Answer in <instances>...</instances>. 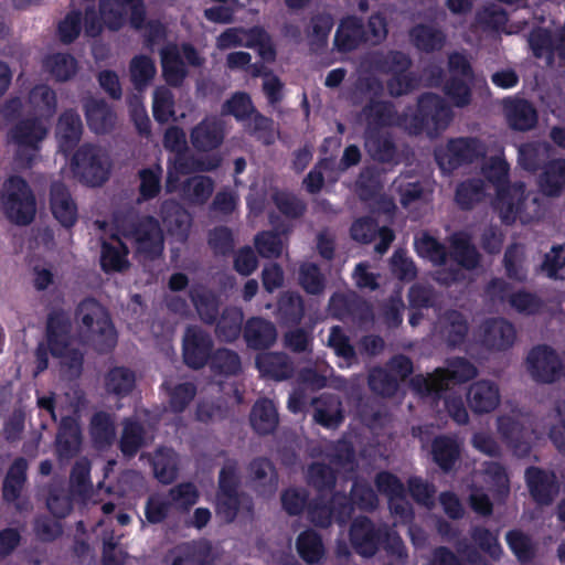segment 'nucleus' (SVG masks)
Returning a JSON list of instances; mask_svg holds the SVG:
<instances>
[{
  "mask_svg": "<svg viewBox=\"0 0 565 565\" xmlns=\"http://www.w3.org/2000/svg\"><path fill=\"white\" fill-rule=\"evenodd\" d=\"M509 172V163L500 156L491 157L482 168L484 178L495 188L494 207L499 211L502 223L512 225L518 218L525 223L523 212L526 201V186L521 181L511 184Z\"/></svg>",
  "mask_w": 565,
  "mask_h": 565,
  "instance_id": "nucleus-1",
  "label": "nucleus"
},
{
  "mask_svg": "<svg viewBox=\"0 0 565 565\" xmlns=\"http://www.w3.org/2000/svg\"><path fill=\"white\" fill-rule=\"evenodd\" d=\"M75 319L95 353L113 352L118 340L117 331L108 311L95 298H84L76 306Z\"/></svg>",
  "mask_w": 565,
  "mask_h": 565,
  "instance_id": "nucleus-2",
  "label": "nucleus"
},
{
  "mask_svg": "<svg viewBox=\"0 0 565 565\" xmlns=\"http://www.w3.org/2000/svg\"><path fill=\"white\" fill-rule=\"evenodd\" d=\"M452 117V110L445 99L428 92L418 96L416 110L406 119V126L414 136L426 134L437 137L448 128Z\"/></svg>",
  "mask_w": 565,
  "mask_h": 565,
  "instance_id": "nucleus-3",
  "label": "nucleus"
},
{
  "mask_svg": "<svg viewBox=\"0 0 565 565\" xmlns=\"http://www.w3.org/2000/svg\"><path fill=\"white\" fill-rule=\"evenodd\" d=\"M115 224L124 237L134 241L137 253L145 258L154 260L162 255L163 233L156 217L151 215L137 220L117 217Z\"/></svg>",
  "mask_w": 565,
  "mask_h": 565,
  "instance_id": "nucleus-4",
  "label": "nucleus"
},
{
  "mask_svg": "<svg viewBox=\"0 0 565 565\" xmlns=\"http://www.w3.org/2000/svg\"><path fill=\"white\" fill-rule=\"evenodd\" d=\"M49 132L38 116L18 120L9 130V139L15 146L14 159L23 168H32Z\"/></svg>",
  "mask_w": 565,
  "mask_h": 565,
  "instance_id": "nucleus-5",
  "label": "nucleus"
},
{
  "mask_svg": "<svg viewBox=\"0 0 565 565\" xmlns=\"http://www.w3.org/2000/svg\"><path fill=\"white\" fill-rule=\"evenodd\" d=\"M1 207L4 216L12 224L26 226L34 221L36 201L24 178L11 175L6 181L1 196Z\"/></svg>",
  "mask_w": 565,
  "mask_h": 565,
  "instance_id": "nucleus-6",
  "label": "nucleus"
},
{
  "mask_svg": "<svg viewBox=\"0 0 565 565\" xmlns=\"http://www.w3.org/2000/svg\"><path fill=\"white\" fill-rule=\"evenodd\" d=\"M221 113L224 116H233L237 121H246L247 119H252L250 122L246 126L247 132L263 141L265 145H270L274 142L273 119L264 116L255 108L253 100L247 93H234L222 105Z\"/></svg>",
  "mask_w": 565,
  "mask_h": 565,
  "instance_id": "nucleus-7",
  "label": "nucleus"
},
{
  "mask_svg": "<svg viewBox=\"0 0 565 565\" xmlns=\"http://www.w3.org/2000/svg\"><path fill=\"white\" fill-rule=\"evenodd\" d=\"M449 76L443 85V92L448 100L458 108H465L471 104L475 71L467 56L454 52L448 56Z\"/></svg>",
  "mask_w": 565,
  "mask_h": 565,
  "instance_id": "nucleus-8",
  "label": "nucleus"
},
{
  "mask_svg": "<svg viewBox=\"0 0 565 565\" xmlns=\"http://www.w3.org/2000/svg\"><path fill=\"white\" fill-rule=\"evenodd\" d=\"M71 166L78 180L89 186H100L109 178V166L100 148L92 143L78 147L72 157Z\"/></svg>",
  "mask_w": 565,
  "mask_h": 565,
  "instance_id": "nucleus-9",
  "label": "nucleus"
},
{
  "mask_svg": "<svg viewBox=\"0 0 565 565\" xmlns=\"http://www.w3.org/2000/svg\"><path fill=\"white\" fill-rule=\"evenodd\" d=\"M484 156V146L476 137L452 138L444 149L435 151V160L444 172H452L462 166L473 163Z\"/></svg>",
  "mask_w": 565,
  "mask_h": 565,
  "instance_id": "nucleus-10",
  "label": "nucleus"
},
{
  "mask_svg": "<svg viewBox=\"0 0 565 565\" xmlns=\"http://www.w3.org/2000/svg\"><path fill=\"white\" fill-rule=\"evenodd\" d=\"M476 375V369L465 359L459 358L450 370H438L427 376L416 375L411 380L412 387L418 394H433L452 390L461 382Z\"/></svg>",
  "mask_w": 565,
  "mask_h": 565,
  "instance_id": "nucleus-11",
  "label": "nucleus"
},
{
  "mask_svg": "<svg viewBox=\"0 0 565 565\" xmlns=\"http://www.w3.org/2000/svg\"><path fill=\"white\" fill-rule=\"evenodd\" d=\"M328 311L333 319L359 326L373 318L371 305L353 290L333 292L328 302Z\"/></svg>",
  "mask_w": 565,
  "mask_h": 565,
  "instance_id": "nucleus-12",
  "label": "nucleus"
},
{
  "mask_svg": "<svg viewBox=\"0 0 565 565\" xmlns=\"http://www.w3.org/2000/svg\"><path fill=\"white\" fill-rule=\"evenodd\" d=\"M45 341L47 349L40 344L34 353H81L76 349L67 350L72 341V320L63 308H54L47 313Z\"/></svg>",
  "mask_w": 565,
  "mask_h": 565,
  "instance_id": "nucleus-13",
  "label": "nucleus"
},
{
  "mask_svg": "<svg viewBox=\"0 0 565 565\" xmlns=\"http://www.w3.org/2000/svg\"><path fill=\"white\" fill-rule=\"evenodd\" d=\"M199 499V493L195 487L191 483H183L170 490L166 495H153L149 499L146 509L147 519L157 523L162 521L171 509L186 510L195 504Z\"/></svg>",
  "mask_w": 565,
  "mask_h": 565,
  "instance_id": "nucleus-14",
  "label": "nucleus"
},
{
  "mask_svg": "<svg viewBox=\"0 0 565 565\" xmlns=\"http://www.w3.org/2000/svg\"><path fill=\"white\" fill-rule=\"evenodd\" d=\"M502 105L507 124L511 130L526 132L536 127L539 114L530 100L518 96L508 97L503 99Z\"/></svg>",
  "mask_w": 565,
  "mask_h": 565,
  "instance_id": "nucleus-15",
  "label": "nucleus"
},
{
  "mask_svg": "<svg viewBox=\"0 0 565 565\" xmlns=\"http://www.w3.org/2000/svg\"><path fill=\"white\" fill-rule=\"evenodd\" d=\"M50 209L54 218L65 228L73 227L78 218L77 204L62 181L50 185Z\"/></svg>",
  "mask_w": 565,
  "mask_h": 565,
  "instance_id": "nucleus-16",
  "label": "nucleus"
},
{
  "mask_svg": "<svg viewBox=\"0 0 565 565\" xmlns=\"http://www.w3.org/2000/svg\"><path fill=\"white\" fill-rule=\"evenodd\" d=\"M412 372V363L407 355H394L391 362V373L385 370H374L370 374L372 390L382 395H391L397 387V380H404Z\"/></svg>",
  "mask_w": 565,
  "mask_h": 565,
  "instance_id": "nucleus-17",
  "label": "nucleus"
},
{
  "mask_svg": "<svg viewBox=\"0 0 565 565\" xmlns=\"http://www.w3.org/2000/svg\"><path fill=\"white\" fill-rule=\"evenodd\" d=\"M242 334L247 348L255 351L269 350L274 347L278 337L275 323L263 317L247 319Z\"/></svg>",
  "mask_w": 565,
  "mask_h": 565,
  "instance_id": "nucleus-18",
  "label": "nucleus"
},
{
  "mask_svg": "<svg viewBox=\"0 0 565 565\" xmlns=\"http://www.w3.org/2000/svg\"><path fill=\"white\" fill-rule=\"evenodd\" d=\"M481 342L490 350H509L516 339L514 326L504 318L486 320L481 326Z\"/></svg>",
  "mask_w": 565,
  "mask_h": 565,
  "instance_id": "nucleus-19",
  "label": "nucleus"
},
{
  "mask_svg": "<svg viewBox=\"0 0 565 565\" xmlns=\"http://www.w3.org/2000/svg\"><path fill=\"white\" fill-rule=\"evenodd\" d=\"M224 140V128L215 117H205L190 132V141L199 152H207L218 148Z\"/></svg>",
  "mask_w": 565,
  "mask_h": 565,
  "instance_id": "nucleus-20",
  "label": "nucleus"
},
{
  "mask_svg": "<svg viewBox=\"0 0 565 565\" xmlns=\"http://www.w3.org/2000/svg\"><path fill=\"white\" fill-rule=\"evenodd\" d=\"M369 42L367 32L361 18H343L334 35V46L340 52H352L362 43Z\"/></svg>",
  "mask_w": 565,
  "mask_h": 565,
  "instance_id": "nucleus-21",
  "label": "nucleus"
},
{
  "mask_svg": "<svg viewBox=\"0 0 565 565\" xmlns=\"http://www.w3.org/2000/svg\"><path fill=\"white\" fill-rule=\"evenodd\" d=\"M235 469L232 466L225 467L220 473V493L217 497L216 512L225 521L235 518L239 499L234 489Z\"/></svg>",
  "mask_w": 565,
  "mask_h": 565,
  "instance_id": "nucleus-22",
  "label": "nucleus"
},
{
  "mask_svg": "<svg viewBox=\"0 0 565 565\" xmlns=\"http://www.w3.org/2000/svg\"><path fill=\"white\" fill-rule=\"evenodd\" d=\"M111 239L113 242H102L100 268L106 274L122 273L130 266L129 248L120 237L113 235Z\"/></svg>",
  "mask_w": 565,
  "mask_h": 565,
  "instance_id": "nucleus-23",
  "label": "nucleus"
},
{
  "mask_svg": "<svg viewBox=\"0 0 565 565\" xmlns=\"http://www.w3.org/2000/svg\"><path fill=\"white\" fill-rule=\"evenodd\" d=\"M84 110L87 126L93 132L107 134L114 129L117 116L104 99L86 100Z\"/></svg>",
  "mask_w": 565,
  "mask_h": 565,
  "instance_id": "nucleus-24",
  "label": "nucleus"
},
{
  "mask_svg": "<svg viewBox=\"0 0 565 565\" xmlns=\"http://www.w3.org/2000/svg\"><path fill=\"white\" fill-rule=\"evenodd\" d=\"M162 76L172 87H179L188 76L185 63L180 55L177 44L170 43L160 51Z\"/></svg>",
  "mask_w": 565,
  "mask_h": 565,
  "instance_id": "nucleus-25",
  "label": "nucleus"
},
{
  "mask_svg": "<svg viewBox=\"0 0 565 565\" xmlns=\"http://www.w3.org/2000/svg\"><path fill=\"white\" fill-rule=\"evenodd\" d=\"M449 242L450 252L448 255L460 267L467 270H473L479 266L481 256L467 233L456 232L450 236Z\"/></svg>",
  "mask_w": 565,
  "mask_h": 565,
  "instance_id": "nucleus-26",
  "label": "nucleus"
},
{
  "mask_svg": "<svg viewBox=\"0 0 565 565\" xmlns=\"http://www.w3.org/2000/svg\"><path fill=\"white\" fill-rule=\"evenodd\" d=\"M537 183L545 196H559L565 191V158L547 161L539 175Z\"/></svg>",
  "mask_w": 565,
  "mask_h": 565,
  "instance_id": "nucleus-27",
  "label": "nucleus"
},
{
  "mask_svg": "<svg viewBox=\"0 0 565 565\" xmlns=\"http://www.w3.org/2000/svg\"><path fill=\"white\" fill-rule=\"evenodd\" d=\"M83 122L81 116L74 109H66L58 118L56 136L64 151L74 149L81 140Z\"/></svg>",
  "mask_w": 565,
  "mask_h": 565,
  "instance_id": "nucleus-28",
  "label": "nucleus"
},
{
  "mask_svg": "<svg viewBox=\"0 0 565 565\" xmlns=\"http://www.w3.org/2000/svg\"><path fill=\"white\" fill-rule=\"evenodd\" d=\"M409 39L413 45L420 52L433 53L444 47L445 33L429 24L418 23L409 30Z\"/></svg>",
  "mask_w": 565,
  "mask_h": 565,
  "instance_id": "nucleus-29",
  "label": "nucleus"
},
{
  "mask_svg": "<svg viewBox=\"0 0 565 565\" xmlns=\"http://www.w3.org/2000/svg\"><path fill=\"white\" fill-rule=\"evenodd\" d=\"M551 146L545 141L522 143L518 150V163L523 170L535 173L547 162Z\"/></svg>",
  "mask_w": 565,
  "mask_h": 565,
  "instance_id": "nucleus-30",
  "label": "nucleus"
},
{
  "mask_svg": "<svg viewBox=\"0 0 565 565\" xmlns=\"http://www.w3.org/2000/svg\"><path fill=\"white\" fill-rule=\"evenodd\" d=\"M525 477L531 494L539 503L551 502L557 493L554 475L531 468L526 470Z\"/></svg>",
  "mask_w": 565,
  "mask_h": 565,
  "instance_id": "nucleus-31",
  "label": "nucleus"
},
{
  "mask_svg": "<svg viewBox=\"0 0 565 565\" xmlns=\"http://www.w3.org/2000/svg\"><path fill=\"white\" fill-rule=\"evenodd\" d=\"M211 334L199 326H189L183 334L182 353H235L227 348L213 351Z\"/></svg>",
  "mask_w": 565,
  "mask_h": 565,
  "instance_id": "nucleus-32",
  "label": "nucleus"
},
{
  "mask_svg": "<svg viewBox=\"0 0 565 565\" xmlns=\"http://www.w3.org/2000/svg\"><path fill=\"white\" fill-rule=\"evenodd\" d=\"M376 484L379 490L388 497L391 511L406 521L409 510L403 499L404 489L402 483L393 475L383 472L377 476Z\"/></svg>",
  "mask_w": 565,
  "mask_h": 565,
  "instance_id": "nucleus-33",
  "label": "nucleus"
},
{
  "mask_svg": "<svg viewBox=\"0 0 565 565\" xmlns=\"http://www.w3.org/2000/svg\"><path fill=\"white\" fill-rule=\"evenodd\" d=\"M371 65L376 72L392 76L408 71L412 66V58L402 51L391 50L374 53L371 57Z\"/></svg>",
  "mask_w": 565,
  "mask_h": 565,
  "instance_id": "nucleus-34",
  "label": "nucleus"
},
{
  "mask_svg": "<svg viewBox=\"0 0 565 565\" xmlns=\"http://www.w3.org/2000/svg\"><path fill=\"white\" fill-rule=\"evenodd\" d=\"M277 313L286 326H298L305 316V300L297 291H285L277 301Z\"/></svg>",
  "mask_w": 565,
  "mask_h": 565,
  "instance_id": "nucleus-35",
  "label": "nucleus"
},
{
  "mask_svg": "<svg viewBox=\"0 0 565 565\" xmlns=\"http://www.w3.org/2000/svg\"><path fill=\"white\" fill-rule=\"evenodd\" d=\"M212 562V546L198 542L178 547L171 555V565H209Z\"/></svg>",
  "mask_w": 565,
  "mask_h": 565,
  "instance_id": "nucleus-36",
  "label": "nucleus"
},
{
  "mask_svg": "<svg viewBox=\"0 0 565 565\" xmlns=\"http://www.w3.org/2000/svg\"><path fill=\"white\" fill-rule=\"evenodd\" d=\"M365 148L370 156L379 162L390 163L397 154V148L390 134L369 131L365 137Z\"/></svg>",
  "mask_w": 565,
  "mask_h": 565,
  "instance_id": "nucleus-37",
  "label": "nucleus"
},
{
  "mask_svg": "<svg viewBox=\"0 0 565 565\" xmlns=\"http://www.w3.org/2000/svg\"><path fill=\"white\" fill-rule=\"evenodd\" d=\"M298 285L311 296H321L327 289V277L320 266L312 262H303L298 268Z\"/></svg>",
  "mask_w": 565,
  "mask_h": 565,
  "instance_id": "nucleus-38",
  "label": "nucleus"
},
{
  "mask_svg": "<svg viewBox=\"0 0 565 565\" xmlns=\"http://www.w3.org/2000/svg\"><path fill=\"white\" fill-rule=\"evenodd\" d=\"M529 371L534 380L553 382L561 377V360L558 355H529Z\"/></svg>",
  "mask_w": 565,
  "mask_h": 565,
  "instance_id": "nucleus-39",
  "label": "nucleus"
},
{
  "mask_svg": "<svg viewBox=\"0 0 565 565\" xmlns=\"http://www.w3.org/2000/svg\"><path fill=\"white\" fill-rule=\"evenodd\" d=\"M468 403L475 412H490L499 403V392L490 382H477L469 390Z\"/></svg>",
  "mask_w": 565,
  "mask_h": 565,
  "instance_id": "nucleus-40",
  "label": "nucleus"
},
{
  "mask_svg": "<svg viewBox=\"0 0 565 565\" xmlns=\"http://www.w3.org/2000/svg\"><path fill=\"white\" fill-rule=\"evenodd\" d=\"M352 507L349 504L347 498L341 494H335L332 498L331 507H316L311 510L312 521L320 526H327L331 523L332 518L339 522L344 520L351 514Z\"/></svg>",
  "mask_w": 565,
  "mask_h": 565,
  "instance_id": "nucleus-41",
  "label": "nucleus"
},
{
  "mask_svg": "<svg viewBox=\"0 0 565 565\" xmlns=\"http://www.w3.org/2000/svg\"><path fill=\"white\" fill-rule=\"evenodd\" d=\"M351 541L359 554L371 556L379 545L372 524L366 519H358L351 527Z\"/></svg>",
  "mask_w": 565,
  "mask_h": 565,
  "instance_id": "nucleus-42",
  "label": "nucleus"
},
{
  "mask_svg": "<svg viewBox=\"0 0 565 565\" xmlns=\"http://www.w3.org/2000/svg\"><path fill=\"white\" fill-rule=\"evenodd\" d=\"M56 444L61 457H70L78 451L81 433L76 418L70 416L63 417Z\"/></svg>",
  "mask_w": 565,
  "mask_h": 565,
  "instance_id": "nucleus-43",
  "label": "nucleus"
},
{
  "mask_svg": "<svg viewBox=\"0 0 565 565\" xmlns=\"http://www.w3.org/2000/svg\"><path fill=\"white\" fill-rule=\"evenodd\" d=\"M190 298L201 321L214 324L220 316L218 297L211 290H191Z\"/></svg>",
  "mask_w": 565,
  "mask_h": 565,
  "instance_id": "nucleus-44",
  "label": "nucleus"
},
{
  "mask_svg": "<svg viewBox=\"0 0 565 565\" xmlns=\"http://www.w3.org/2000/svg\"><path fill=\"white\" fill-rule=\"evenodd\" d=\"M217 335L227 342H233L243 333V312L236 307H226L216 320Z\"/></svg>",
  "mask_w": 565,
  "mask_h": 565,
  "instance_id": "nucleus-45",
  "label": "nucleus"
},
{
  "mask_svg": "<svg viewBox=\"0 0 565 565\" xmlns=\"http://www.w3.org/2000/svg\"><path fill=\"white\" fill-rule=\"evenodd\" d=\"M163 146L167 150L177 154V170L183 174L189 173L188 160L184 157L188 150L186 136L179 126L169 127L163 136Z\"/></svg>",
  "mask_w": 565,
  "mask_h": 565,
  "instance_id": "nucleus-46",
  "label": "nucleus"
},
{
  "mask_svg": "<svg viewBox=\"0 0 565 565\" xmlns=\"http://www.w3.org/2000/svg\"><path fill=\"white\" fill-rule=\"evenodd\" d=\"M214 191V181L207 175H194L184 181L183 196L192 204L203 205Z\"/></svg>",
  "mask_w": 565,
  "mask_h": 565,
  "instance_id": "nucleus-47",
  "label": "nucleus"
},
{
  "mask_svg": "<svg viewBox=\"0 0 565 565\" xmlns=\"http://www.w3.org/2000/svg\"><path fill=\"white\" fill-rule=\"evenodd\" d=\"M157 68L153 60L148 55H136L129 63L130 81L135 89L143 90L153 79Z\"/></svg>",
  "mask_w": 565,
  "mask_h": 565,
  "instance_id": "nucleus-48",
  "label": "nucleus"
},
{
  "mask_svg": "<svg viewBox=\"0 0 565 565\" xmlns=\"http://www.w3.org/2000/svg\"><path fill=\"white\" fill-rule=\"evenodd\" d=\"M508 21L507 11L494 3L482 7L475 15V25L484 32H499Z\"/></svg>",
  "mask_w": 565,
  "mask_h": 565,
  "instance_id": "nucleus-49",
  "label": "nucleus"
},
{
  "mask_svg": "<svg viewBox=\"0 0 565 565\" xmlns=\"http://www.w3.org/2000/svg\"><path fill=\"white\" fill-rule=\"evenodd\" d=\"M484 196V183L479 178H471L460 182L455 192L457 205L465 211L471 210Z\"/></svg>",
  "mask_w": 565,
  "mask_h": 565,
  "instance_id": "nucleus-50",
  "label": "nucleus"
},
{
  "mask_svg": "<svg viewBox=\"0 0 565 565\" xmlns=\"http://www.w3.org/2000/svg\"><path fill=\"white\" fill-rule=\"evenodd\" d=\"M276 209L288 220H299L307 212V203L292 192L278 190L271 194Z\"/></svg>",
  "mask_w": 565,
  "mask_h": 565,
  "instance_id": "nucleus-51",
  "label": "nucleus"
},
{
  "mask_svg": "<svg viewBox=\"0 0 565 565\" xmlns=\"http://www.w3.org/2000/svg\"><path fill=\"white\" fill-rule=\"evenodd\" d=\"M138 178L140 180L138 203L153 200L160 194L162 169L159 164L140 169Z\"/></svg>",
  "mask_w": 565,
  "mask_h": 565,
  "instance_id": "nucleus-52",
  "label": "nucleus"
},
{
  "mask_svg": "<svg viewBox=\"0 0 565 565\" xmlns=\"http://www.w3.org/2000/svg\"><path fill=\"white\" fill-rule=\"evenodd\" d=\"M31 107L41 116L52 117L57 107L55 92L46 84L35 85L28 97Z\"/></svg>",
  "mask_w": 565,
  "mask_h": 565,
  "instance_id": "nucleus-53",
  "label": "nucleus"
},
{
  "mask_svg": "<svg viewBox=\"0 0 565 565\" xmlns=\"http://www.w3.org/2000/svg\"><path fill=\"white\" fill-rule=\"evenodd\" d=\"M250 423L259 434L273 431L278 423L276 407L273 402L268 399L257 402L252 411Z\"/></svg>",
  "mask_w": 565,
  "mask_h": 565,
  "instance_id": "nucleus-54",
  "label": "nucleus"
},
{
  "mask_svg": "<svg viewBox=\"0 0 565 565\" xmlns=\"http://www.w3.org/2000/svg\"><path fill=\"white\" fill-rule=\"evenodd\" d=\"M44 66L56 81L65 82L76 74L77 61L68 53H55L45 58Z\"/></svg>",
  "mask_w": 565,
  "mask_h": 565,
  "instance_id": "nucleus-55",
  "label": "nucleus"
},
{
  "mask_svg": "<svg viewBox=\"0 0 565 565\" xmlns=\"http://www.w3.org/2000/svg\"><path fill=\"white\" fill-rule=\"evenodd\" d=\"M162 221L168 232L172 235L185 239L190 227L189 214L179 205H163Z\"/></svg>",
  "mask_w": 565,
  "mask_h": 565,
  "instance_id": "nucleus-56",
  "label": "nucleus"
},
{
  "mask_svg": "<svg viewBox=\"0 0 565 565\" xmlns=\"http://www.w3.org/2000/svg\"><path fill=\"white\" fill-rule=\"evenodd\" d=\"M415 249L420 257L429 259L435 265L441 266L447 262L446 246L427 233L415 241Z\"/></svg>",
  "mask_w": 565,
  "mask_h": 565,
  "instance_id": "nucleus-57",
  "label": "nucleus"
},
{
  "mask_svg": "<svg viewBox=\"0 0 565 565\" xmlns=\"http://www.w3.org/2000/svg\"><path fill=\"white\" fill-rule=\"evenodd\" d=\"M152 115L159 124L168 122L174 116V95L166 86L153 90Z\"/></svg>",
  "mask_w": 565,
  "mask_h": 565,
  "instance_id": "nucleus-58",
  "label": "nucleus"
},
{
  "mask_svg": "<svg viewBox=\"0 0 565 565\" xmlns=\"http://www.w3.org/2000/svg\"><path fill=\"white\" fill-rule=\"evenodd\" d=\"M448 324L446 326V341L447 345L450 349H456L457 347L463 344L466 342L469 326L465 316L459 311H450L447 316Z\"/></svg>",
  "mask_w": 565,
  "mask_h": 565,
  "instance_id": "nucleus-59",
  "label": "nucleus"
},
{
  "mask_svg": "<svg viewBox=\"0 0 565 565\" xmlns=\"http://www.w3.org/2000/svg\"><path fill=\"white\" fill-rule=\"evenodd\" d=\"M364 113L367 119L379 126L386 127L394 122L396 109L392 102L388 100H371L365 107Z\"/></svg>",
  "mask_w": 565,
  "mask_h": 565,
  "instance_id": "nucleus-60",
  "label": "nucleus"
},
{
  "mask_svg": "<svg viewBox=\"0 0 565 565\" xmlns=\"http://www.w3.org/2000/svg\"><path fill=\"white\" fill-rule=\"evenodd\" d=\"M256 365L263 375L276 380L288 377L291 370L286 361V355H258Z\"/></svg>",
  "mask_w": 565,
  "mask_h": 565,
  "instance_id": "nucleus-61",
  "label": "nucleus"
},
{
  "mask_svg": "<svg viewBox=\"0 0 565 565\" xmlns=\"http://www.w3.org/2000/svg\"><path fill=\"white\" fill-rule=\"evenodd\" d=\"M153 471L159 481L169 483L177 476V457L170 449L159 450L153 458Z\"/></svg>",
  "mask_w": 565,
  "mask_h": 565,
  "instance_id": "nucleus-62",
  "label": "nucleus"
},
{
  "mask_svg": "<svg viewBox=\"0 0 565 565\" xmlns=\"http://www.w3.org/2000/svg\"><path fill=\"white\" fill-rule=\"evenodd\" d=\"M124 8L117 0H99V13L107 29L118 31L124 26L126 22Z\"/></svg>",
  "mask_w": 565,
  "mask_h": 565,
  "instance_id": "nucleus-63",
  "label": "nucleus"
},
{
  "mask_svg": "<svg viewBox=\"0 0 565 565\" xmlns=\"http://www.w3.org/2000/svg\"><path fill=\"white\" fill-rule=\"evenodd\" d=\"M26 461L18 459L11 466L3 487V495L7 500H15L25 481Z\"/></svg>",
  "mask_w": 565,
  "mask_h": 565,
  "instance_id": "nucleus-64",
  "label": "nucleus"
}]
</instances>
